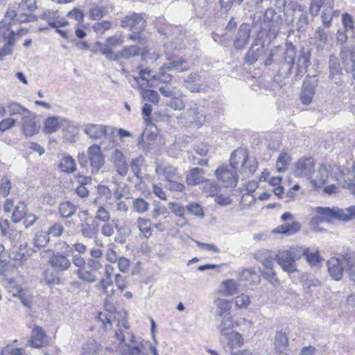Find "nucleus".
I'll use <instances>...</instances> for the list:
<instances>
[{
    "label": "nucleus",
    "instance_id": "nucleus-15",
    "mask_svg": "<svg viewBox=\"0 0 355 355\" xmlns=\"http://www.w3.org/2000/svg\"><path fill=\"white\" fill-rule=\"evenodd\" d=\"M146 21L141 15L126 16L121 21L123 28H129L132 32H140L145 27Z\"/></svg>",
    "mask_w": 355,
    "mask_h": 355
},
{
    "label": "nucleus",
    "instance_id": "nucleus-34",
    "mask_svg": "<svg viewBox=\"0 0 355 355\" xmlns=\"http://www.w3.org/2000/svg\"><path fill=\"white\" fill-rule=\"evenodd\" d=\"M77 207L70 201L61 202L58 207V213L62 218H68L75 214Z\"/></svg>",
    "mask_w": 355,
    "mask_h": 355
},
{
    "label": "nucleus",
    "instance_id": "nucleus-19",
    "mask_svg": "<svg viewBox=\"0 0 355 355\" xmlns=\"http://www.w3.org/2000/svg\"><path fill=\"white\" fill-rule=\"evenodd\" d=\"M328 272L329 276L335 281L340 280L343 277V267L340 260L336 257H332L327 262Z\"/></svg>",
    "mask_w": 355,
    "mask_h": 355
},
{
    "label": "nucleus",
    "instance_id": "nucleus-2",
    "mask_svg": "<svg viewBox=\"0 0 355 355\" xmlns=\"http://www.w3.org/2000/svg\"><path fill=\"white\" fill-rule=\"evenodd\" d=\"M36 20L37 17L33 15L25 13L17 15L16 10L8 9L4 18L0 21V41L8 42V37L10 36V33L14 32L13 31H10L12 26L17 23L31 22Z\"/></svg>",
    "mask_w": 355,
    "mask_h": 355
},
{
    "label": "nucleus",
    "instance_id": "nucleus-22",
    "mask_svg": "<svg viewBox=\"0 0 355 355\" xmlns=\"http://www.w3.org/2000/svg\"><path fill=\"white\" fill-rule=\"evenodd\" d=\"M49 263L57 272L65 271L71 266L70 260L65 255L60 253L52 255L49 259Z\"/></svg>",
    "mask_w": 355,
    "mask_h": 355
},
{
    "label": "nucleus",
    "instance_id": "nucleus-45",
    "mask_svg": "<svg viewBox=\"0 0 355 355\" xmlns=\"http://www.w3.org/2000/svg\"><path fill=\"white\" fill-rule=\"evenodd\" d=\"M239 280L248 282L250 284H255L259 282L260 277L252 269H245L240 273Z\"/></svg>",
    "mask_w": 355,
    "mask_h": 355
},
{
    "label": "nucleus",
    "instance_id": "nucleus-49",
    "mask_svg": "<svg viewBox=\"0 0 355 355\" xmlns=\"http://www.w3.org/2000/svg\"><path fill=\"white\" fill-rule=\"evenodd\" d=\"M132 206L136 213L142 214L148 210L150 204L142 198H137L132 200Z\"/></svg>",
    "mask_w": 355,
    "mask_h": 355
},
{
    "label": "nucleus",
    "instance_id": "nucleus-5",
    "mask_svg": "<svg viewBox=\"0 0 355 355\" xmlns=\"http://www.w3.org/2000/svg\"><path fill=\"white\" fill-rule=\"evenodd\" d=\"M102 268L103 264L99 260L88 259L87 264L83 268L76 270L74 273L80 280L94 283L98 280V271Z\"/></svg>",
    "mask_w": 355,
    "mask_h": 355
},
{
    "label": "nucleus",
    "instance_id": "nucleus-36",
    "mask_svg": "<svg viewBox=\"0 0 355 355\" xmlns=\"http://www.w3.org/2000/svg\"><path fill=\"white\" fill-rule=\"evenodd\" d=\"M216 307V317H224L225 314L230 313L232 309L231 302L225 299L218 298L214 301Z\"/></svg>",
    "mask_w": 355,
    "mask_h": 355
},
{
    "label": "nucleus",
    "instance_id": "nucleus-64",
    "mask_svg": "<svg viewBox=\"0 0 355 355\" xmlns=\"http://www.w3.org/2000/svg\"><path fill=\"white\" fill-rule=\"evenodd\" d=\"M110 212L103 207H98L97 211L95 214V220H98L103 223L109 222L110 220Z\"/></svg>",
    "mask_w": 355,
    "mask_h": 355
},
{
    "label": "nucleus",
    "instance_id": "nucleus-7",
    "mask_svg": "<svg viewBox=\"0 0 355 355\" xmlns=\"http://www.w3.org/2000/svg\"><path fill=\"white\" fill-rule=\"evenodd\" d=\"M217 180L222 187L228 188L236 187L239 176L235 170L230 168L227 165L218 167L214 172Z\"/></svg>",
    "mask_w": 355,
    "mask_h": 355
},
{
    "label": "nucleus",
    "instance_id": "nucleus-30",
    "mask_svg": "<svg viewBox=\"0 0 355 355\" xmlns=\"http://www.w3.org/2000/svg\"><path fill=\"white\" fill-rule=\"evenodd\" d=\"M329 32L324 28L318 27L314 35V44L318 50H323L328 42Z\"/></svg>",
    "mask_w": 355,
    "mask_h": 355
},
{
    "label": "nucleus",
    "instance_id": "nucleus-20",
    "mask_svg": "<svg viewBox=\"0 0 355 355\" xmlns=\"http://www.w3.org/2000/svg\"><path fill=\"white\" fill-rule=\"evenodd\" d=\"M311 59V52L309 50L302 49L300 51V54L297 60L296 76L302 77L304 76L309 67Z\"/></svg>",
    "mask_w": 355,
    "mask_h": 355
},
{
    "label": "nucleus",
    "instance_id": "nucleus-1",
    "mask_svg": "<svg viewBox=\"0 0 355 355\" xmlns=\"http://www.w3.org/2000/svg\"><path fill=\"white\" fill-rule=\"evenodd\" d=\"M119 329L115 331L114 337L119 340L117 350L121 355H142L143 340L136 338L130 331L127 320L119 322Z\"/></svg>",
    "mask_w": 355,
    "mask_h": 355
},
{
    "label": "nucleus",
    "instance_id": "nucleus-16",
    "mask_svg": "<svg viewBox=\"0 0 355 355\" xmlns=\"http://www.w3.org/2000/svg\"><path fill=\"white\" fill-rule=\"evenodd\" d=\"M40 18L46 20L48 24L53 28L64 27L69 24L64 18L59 16L58 10H45L40 15Z\"/></svg>",
    "mask_w": 355,
    "mask_h": 355
},
{
    "label": "nucleus",
    "instance_id": "nucleus-31",
    "mask_svg": "<svg viewBox=\"0 0 355 355\" xmlns=\"http://www.w3.org/2000/svg\"><path fill=\"white\" fill-rule=\"evenodd\" d=\"M155 172L157 175H163L166 182L172 179H176L177 168L171 165L157 164Z\"/></svg>",
    "mask_w": 355,
    "mask_h": 355
},
{
    "label": "nucleus",
    "instance_id": "nucleus-46",
    "mask_svg": "<svg viewBox=\"0 0 355 355\" xmlns=\"http://www.w3.org/2000/svg\"><path fill=\"white\" fill-rule=\"evenodd\" d=\"M171 70H168V65L164 64L159 69L157 73L153 76V79L164 83H168L172 80L173 76L168 73Z\"/></svg>",
    "mask_w": 355,
    "mask_h": 355
},
{
    "label": "nucleus",
    "instance_id": "nucleus-26",
    "mask_svg": "<svg viewBox=\"0 0 355 355\" xmlns=\"http://www.w3.org/2000/svg\"><path fill=\"white\" fill-rule=\"evenodd\" d=\"M265 51L264 46L258 41H255L248 51L245 56L246 62L252 64L257 61Z\"/></svg>",
    "mask_w": 355,
    "mask_h": 355
},
{
    "label": "nucleus",
    "instance_id": "nucleus-54",
    "mask_svg": "<svg viewBox=\"0 0 355 355\" xmlns=\"http://www.w3.org/2000/svg\"><path fill=\"white\" fill-rule=\"evenodd\" d=\"M0 231L2 236L8 238L10 241L15 239V236L13 235V230L10 226V223L7 219L0 220Z\"/></svg>",
    "mask_w": 355,
    "mask_h": 355
},
{
    "label": "nucleus",
    "instance_id": "nucleus-9",
    "mask_svg": "<svg viewBox=\"0 0 355 355\" xmlns=\"http://www.w3.org/2000/svg\"><path fill=\"white\" fill-rule=\"evenodd\" d=\"M206 116L200 110L198 103L191 102L188 107L186 108L180 115V119L185 120L186 121L194 123L198 126H201L205 121Z\"/></svg>",
    "mask_w": 355,
    "mask_h": 355
},
{
    "label": "nucleus",
    "instance_id": "nucleus-44",
    "mask_svg": "<svg viewBox=\"0 0 355 355\" xmlns=\"http://www.w3.org/2000/svg\"><path fill=\"white\" fill-rule=\"evenodd\" d=\"M37 8L36 0H22L18 6L17 15L30 14Z\"/></svg>",
    "mask_w": 355,
    "mask_h": 355
},
{
    "label": "nucleus",
    "instance_id": "nucleus-28",
    "mask_svg": "<svg viewBox=\"0 0 355 355\" xmlns=\"http://www.w3.org/2000/svg\"><path fill=\"white\" fill-rule=\"evenodd\" d=\"M292 10L294 12V15L298 17L297 23V29L299 31H304L309 24L306 11L304 10L303 6L297 3L292 5Z\"/></svg>",
    "mask_w": 355,
    "mask_h": 355
},
{
    "label": "nucleus",
    "instance_id": "nucleus-35",
    "mask_svg": "<svg viewBox=\"0 0 355 355\" xmlns=\"http://www.w3.org/2000/svg\"><path fill=\"white\" fill-rule=\"evenodd\" d=\"M340 57L343 63L345 64V71L347 72L355 71V58L353 53L347 49H342L340 51Z\"/></svg>",
    "mask_w": 355,
    "mask_h": 355
},
{
    "label": "nucleus",
    "instance_id": "nucleus-62",
    "mask_svg": "<svg viewBox=\"0 0 355 355\" xmlns=\"http://www.w3.org/2000/svg\"><path fill=\"white\" fill-rule=\"evenodd\" d=\"M343 260L348 267L351 278L354 279L355 276V254H347L343 257Z\"/></svg>",
    "mask_w": 355,
    "mask_h": 355
},
{
    "label": "nucleus",
    "instance_id": "nucleus-6",
    "mask_svg": "<svg viewBox=\"0 0 355 355\" xmlns=\"http://www.w3.org/2000/svg\"><path fill=\"white\" fill-rule=\"evenodd\" d=\"M315 172V162L312 157H302L293 165V173L295 177L310 180Z\"/></svg>",
    "mask_w": 355,
    "mask_h": 355
},
{
    "label": "nucleus",
    "instance_id": "nucleus-53",
    "mask_svg": "<svg viewBox=\"0 0 355 355\" xmlns=\"http://www.w3.org/2000/svg\"><path fill=\"white\" fill-rule=\"evenodd\" d=\"M219 186L213 181L209 180H204L202 185V191L207 196H216L219 191Z\"/></svg>",
    "mask_w": 355,
    "mask_h": 355
},
{
    "label": "nucleus",
    "instance_id": "nucleus-8",
    "mask_svg": "<svg viewBox=\"0 0 355 355\" xmlns=\"http://www.w3.org/2000/svg\"><path fill=\"white\" fill-rule=\"evenodd\" d=\"M110 160L113 164L114 171L116 173L112 177L113 181L116 182L121 178H123L127 175L129 166L125 155L118 149L113 151L111 155Z\"/></svg>",
    "mask_w": 355,
    "mask_h": 355
},
{
    "label": "nucleus",
    "instance_id": "nucleus-41",
    "mask_svg": "<svg viewBox=\"0 0 355 355\" xmlns=\"http://www.w3.org/2000/svg\"><path fill=\"white\" fill-rule=\"evenodd\" d=\"M116 230L117 235L114 238V241L119 243H124L126 238L131 234V228L129 225L123 224L121 226L118 225V222L116 223Z\"/></svg>",
    "mask_w": 355,
    "mask_h": 355
},
{
    "label": "nucleus",
    "instance_id": "nucleus-32",
    "mask_svg": "<svg viewBox=\"0 0 355 355\" xmlns=\"http://www.w3.org/2000/svg\"><path fill=\"white\" fill-rule=\"evenodd\" d=\"M205 171L200 168H193L188 173L186 181L189 185H196L204 182Z\"/></svg>",
    "mask_w": 355,
    "mask_h": 355
},
{
    "label": "nucleus",
    "instance_id": "nucleus-21",
    "mask_svg": "<svg viewBox=\"0 0 355 355\" xmlns=\"http://www.w3.org/2000/svg\"><path fill=\"white\" fill-rule=\"evenodd\" d=\"M22 130L26 136L31 137L39 132L40 125L36 121L35 117L31 116V112L21 119Z\"/></svg>",
    "mask_w": 355,
    "mask_h": 355
},
{
    "label": "nucleus",
    "instance_id": "nucleus-47",
    "mask_svg": "<svg viewBox=\"0 0 355 355\" xmlns=\"http://www.w3.org/2000/svg\"><path fill=\"white\" fill-rule=\"evenodd\" d=\"M82 355H99L101 347L95 340H90L83 345Z\"/></svg>",
    "mask_w": 355,
    "mask_h": 355
},
{
    "label": "nucleus",
    "instance_id": "nucleus-14",
    "mask_svg": "<svg viewBox=\"0 0 355 355\" xmlns=\"http://www.w3.org/2000/svg\"><path fill=\"white\" fill-rule=\"evenodd\" d=\"M333 167L330 165L321 164L314 178L311 180V183L317 188H320L327 184L329 179L332 178Z\"/></svg>",
    "mask_w": 355,
    "mask_h": 355
},
{
    "label": "nucleus",
    "instance_id": "nucleus-63",
    "mask_svg": "<svg viewBox=\"0 0 355 355\" xmlns=\"http://www.w3.org/2000/svg\"><path fill=\"white\" fill-rule=\"evenodd\" d=\"M142 98L153 103H157L159 96L157 92L151 89H143L141 91Z\"/></svg>",
    "mask_w": 355,
    "mask_h": 355
},
{
    "label": "nucleus",
    "instance_id": "nucleus-27",
    "mask_svg": "<svg viewBox=\"0 0 355 355\" xmlns=\"http://www.w3.org/2000/svg\"><path fill=\"white\" fill-rule=\"evenodd\" d=\"M99 225L95 219L92 223L84 222L80 224V232L83 237L96 239L98 233Z\"/></svg>",
    "mask_w": 355,
    "mask_h": 355
},
{
    "label": "nucleus",
    "instance_id": "nucleus-39",
    "mask_svg": "<svg viewBox=\"0 0 355 355\" xmlns=\"http://www.w3.org/2000/svg\"><path fill=\"white\" fill-rule=\"evenodd\" d=\"M59 168L66 173H72L76 168L75 160L68 155H64L60 159Z\"/></svg>",
    "mask_w": 355,
    "mask_h": 355
},
{
    "label": "nucleus",
    "instance_id": "nucleus-50",
    "mask_svg": "<svg viewBox=\"0 0 355 355\" xmlns=\"http://www.w3.org/2000/svg\"><path fill=\"white\" fill-rule=\"evenodd\" d=\"M168 70H175L179 72L186 71L189 69L187 62L182 58L172 60L168 63Z\"/></svg>",
    "mask_w": 355,
    "mask_h": 355
},
{
    "label": "nucleus",
    "instance_id": "nucleus-37",
    "mask_svg": "<svg viewBox=\"0 0 355 355\" xmlns=\"http://www.w3.org/2000/svg\"><path fill=\"white\" fill-rule=\"evenodd\" d=\"M41 282L48 286L58 285L60 284V279L56 271L52 269H46L42 272Z\"/></svg>",
    "mask_w": 355,
    "mask_h": 355
},
{
    "label": "nucleus",
    "instance_id": "nucleus-58",
    "mask_svg": "<svg viewBox=\"0 0 355 355\" xmlns=\"http://www.w3.org/2000/svg\"><path fill=\"white\" fill-rule=\"evenodd\" d=\"M300 248L303 251V256L306 257L308 263L311 265H316L320 262V257L318 254V252H310L309 248H304L302 246H300Z\"/></svg>",
    "mask_w": 355,
    "mask_h": 355
},
{
    "label": "nucleus",
    "instance_id": "nucleus-24",
    "mask_svg": "<svg viewBox=\"0 0 355 355\" xmlns=\"http://www.w3.org/2000/svg\"><path fill=\"white\" fill-rule=\"evenodd\" d=\"M316 85L311 80H305L303 83L300 100L302 104L309 105L313 98L315 93Z\"/></svg>",
    "mask_w": 355,
    "mask_h": 355
},
{
    "label": "nucleus",
    "instance_id": "nucleus-55",
    "mask_svg": "<svg viewBox=\"0 0 355 355\" xmlns=\"http://www.w3.org/2000/svg\"><path fill=\"white\" fill-rule=\"evenodd\" d=\"M97 45L99 47L100 52L104 55L107 59L112 61L118 60V52L115 53L112 50V47L110 46L107 43H98Z\"/></svg>",
    "mask_w": 355,
    "mask_h": 355
},
{
    "label": "nucleus",
    "instance_id": "nucleus-23",
    "mask_svg": "<svg viewBox=\"0 0 355 355\" xmlns=\"http://www.w3.org/2000/svg\"><path fill=\"white\" fill-rule=\"evenodd\" d=\"M239 326L238 322L234 321L233 317L230 313H227L224 317L220 318L219 323L217 325L220 335H227V333L232 331L233 329Z\"/></svg>",
    "mask_w": 355,
    "mask_h": 355
},
{
    "label": "nucleus",
    "instance_id": "nucleus-48",
    "mask_svg": "<svg viewBox=\"0 0 355 355\" xmlns=\"http://www.w3.org/2000/svg\"><path fill=\"white\" fill-rule=\"evenodd\" d=\"M7 108L10 116L21 115L23 116L29 114L30 111L18 103L10 102L8 104Z\"/></svg>",
    "mask_w": 355,
    "mask_h": 355
},
{
    "label": "nucleus",
    "instance_id": "nucleus-60",
    "mask_svg": "<svg viewBox=\"0 0 355 355\" xmlns=\"http://www.w3.org/2000/svg\"><path fill=\"white\" fill-rule=\"evenodd\" d=\"M118 221V220H112V223H104L101 228V234L106 237L112 236L116 230V223Z\"/></svg>",
    "mask_w": 355,
    "mask_h": 355
},
{
    "label": "nucleus",
    "instance_id": "nucleus-33",
    "mask_svg": "<svg viewBox=\"0 0 355 355\" xmlns=\"http://www.w3.org/2000/svg\"><path fill=\"white\" fill-rule=\"evenodd\" d=\"M223 337L227 340V345L231 349L240 347L244 344L243 336L237 331H232Z\"/></svg>",
    "mask_w": 355,
    "mask_h": 355
},
{
    "label": "nucleus",
    "instance_id": "nucleus-56",
    "mask_svg": "<svg viewBox=\"0 0 355 355\" xmlns=\"http://www.w3.org/2000/svg\"><path fill=\"white\" fill-rule=\"evenodd\" d=\"M26 214V206L24 203H19L14 209L12 214V220L14 223L20 222Z\"/></svg>",
    "mask_w": 355,
    "mask_h": 355
},
{
    "label": "nucleus",
    "instance_id": "nucleus-4",
    "mask_svg": "<svg viewBox=\"0 0 355 355\" xmlns=\"http://www.w3.org/2000/svg\"><path fill=\"white\" fill-rule=\"evenodd\" d=\"M317 214L321 215L322 220L329 221L331 219H338L343 221H349L355 218V206H351L345 209L338 207L315 208Z\"/></svg>",
    "mask_w": 355,
    "mask_h": 355
},
{
    "label": "nucleus",
    "instance_id": "nucleus-59",
    "mask_svg": "<svg viewBox=\"0 0 355 355\" xmlns=\"http://www.w3.org/2000/svg\"><path fill=\"white\" fill-rule=\"evenodd\" d=\"M107 12V10L102 6L95 5L89 9V15L93 20L101 19Z\"/></svg>",
    "mask_w": 355,
    "mask_h": 355
},
{
    "label": "nucleus",
    "instance_id": "nucleus-52",
    "mask_svg": "<svg viewBox=\"0 0 355 355\" xmlns=\"http://www.w3.org/2000/svg\"><path fill=\"white\" fill-rule=\"evenodd\" d=\"M140 48L138 46L132 45L124 47L121 51L118 52V60L123 58H130L139 55Z\"/></svg>",
    "mask_w": 355,
    "mask_h": 355
},
{
    "label": "nucleus",
    "instance_id": "nucleus-57",
    "mask_svg": "<svg viewBox=\"0 0 355 355\" xmlns=\"http://www.w3.org/2000/svg\"><path fill=\"white\" fill-rule=\"evenodd\" d=\"M49 242V235L47 232L40 231L35 234L34 244L37 248H43Z\"/></svg>",
    "mask_w": 355,
    "mask_h": 355
},
{
    "label": "nucleus",
    "instance_id": "nucleus-18",
    "mask_svg": "<svg viewBox=\"0 0 355 355\" xmlns=\"http://www.w3.org/2000/svg\"><path fill=\"white\" fill-rule=\"evenodd\" d=\"M84 132L92 139H101L107 135V126L88 123L84 125Z\"/></svg>",
    "mask_w": 355,
    "mask_h": 355
},
{
    "label": "nucleus",
    "instance_id": "nucleus-11",
    "mask_svg": "<svg viewBox=\"0 0 355 355\" xmlns=\"http://www.w3.org/2000/svg\"><path fill=\"white\" fill-rule=\"evenodd\" d=\"M88 157L93 173H97L104 164V157L101 147L94 144L91 146L87 150Z\"/></svg>",
    "mask_w": 355,
    "mask_h": 355
},
{
    "label": "nucleus",
    "instance_id": "nucleus-38",
    "mask_svg": "<svg viewBox=\"0 0 355 355\" xmlns=\"http://www.w3.org/2000/svg\"><path fill=\"white\" fill-rule=\"evenodd\" d=\"M136 225L140 233L145 237L149 238L152 234L151 222L149 219L139 217L136 220Z\"/></svg>",
    "mask_w": 355,
    "mask_h": 355
},
{
    "label": "nucleus",
    "instance_id": "nucleus-61",
    "mask_svg": "<svg viewBox=\"0 0 355 355\" xmlns=\"http://www.w3.org/2000/svg\"><path fill=\"white\" fill-rule=\"evenodd\" d=\"M187 210L190 214L199 218L205 216V212L202 206L196 202H191L187 206Z\"/></svg>",
    "mask_w": 355,
    "mask_h": 355
},
{
    "label": "nucleus",
    "instance_id": "nucleus-25",
    "mask_svg": "<svg viewBox=\"0 0 355 355\" xmlns=\"http://www.w3.org/2000/svg\"><path fill=\"white\" fill-rule=\"evenodd\" d=\"M275 350L277 355H288V339L286 333L280 331L275 336Z\"/></svg>",
    "mask_w": 355,
    "mask_h": 355
},
{
    "label": "nucleus",
    "instance_id": "nucleus-43",
    "mask_svg": "<svg viewBox=\"0 0 355 355\" xmlns=\"http://www.w3.org/2000/svg\"><path fill=\"white\" fill-rule=\"evenodd\" d=\"M221 285L223 288V294L225 296L234 295L239 293V285L234 279L225 280L222 282Z\"/></svg>",
    "mask_w": 355,
    "mask_h": 355
},
{
    "label": "nucleus",
    "instance_id": "nucleus-12",
    "mask_svg": "<svg viewBox=\"0 0 355 355\" xmlns=\"http://www.w3.org/2000/svg\"><path fill=\"white\" fill-rule=\"evenodd\" d=\"M329 78L336 85L343 83L344 73L340 67L339 60L334 55H331L329 60Z\"/></svg>",
    "mask_w": 355,
    "mask_h": 355
},
{
    "label": "nucleus",
    "instance_id": "nucleus-17",
    "mask_svg": "<svg viewBox=\"0 0 355 355\" xmlns=\"http://www.w3.org/2000/svg\"><path fill=\"white\" fill-rule=\"evenodd\" d=\"M67 123L68 121L65 118L58 116H49L44 121L43 131L46 134H52Z\"/></svg>",
    "mask_w": 355,
    "mask_h": 355
},
{
    "label": "nucleus",
    "instance_id": "nucleus-3",
    "mask_svg": "<svg viewBox=\"0 0 355 355\" xmlns=\"http://www.w3.org/2000/svg\"><path fill=\"white\" fill-rule=\"evenodd\" d=\"M303 256V251L299 245L290 247L286 250H280L276 254V261L281 268L288 274L297 272L295 262Z\"/></svg>",
    "mask_w": 355,
    "mask_h": 355
},
{
    "label": "nucleus",
    "instance_id": "nucleus-13",
    "mask_svg": "<svg viewBox=\"0 0 355 355\" xmlns=\"http://www.w3.org/2000/svg\"><path fill=\"white\" fill-rule=\"evenodd\" d=\"M250 39V26L248 24H242L234 40V46L237 50L244 49L249 43Z\"/></svg>",
    "mask_w": 355,
    "mask_h": 355
},
{
    "label": "nucleus",
    "instance_id": "nucleus-29",
    "mask_svg": "<svg viewBox=\"0 0 355 355\" xmlns=\"http://www.w3.org/2000/svg\"><path fill=\"white\" fill-rule=\"evenodd\" d=\"M30 342L34 347L39 348L46 343V335L43 329L39 326H35L32 330Z\"/></svg>",
    "mask_w": 355,
    "mask_h": 355
},
{
    "label": "nucleus",
    "instance_id": "nucleus-10",
    "mask_svg": "<svg viewBox=\"0 0 355 355\" xmlns=\"http://www.w3.org/2000/svg\"><path fill=\"white\" fill-rule=\"evenodd\" d=\"M296 50L292 45L288 46L284 53L283 60L279 69V76L287 78L291 74L292 69L295 63Z\"/></svg>",
    "mask_w": 355,
    "mask_h": 355
},
{
    "label": "nucleus",
    "instance_id": "nucleus-40",
    "mask_svg": "<svg viewBox=\"0 0 355 355\" xmlns=\"http://www.w3.org/2000/svg\"><path fill=\"white\" fill-rule=\"evenodd\" d=\"M246 152L243 150H235L231 154L230 159V164L232 169L235 170L239 168V165L241 164L242 168L243 162L245 159Z\"/></svg>",
    "mask_w": 355,
    "mask_h": 355
},
{
    "label": "nucleus",
    "instance_id": "nucleus-51",
    "mask_svg": "<svg viewBox=\"0 0 355 355\" xmlns=\"http://www.w3.org/2000/svg\"><path fill=\"white\" fill-rule=\"evenodd\" d=\"M258 162L254 159H250L245 153V159L243 162L241 171L246 173L249 172L250 174L253 175L257 170Z\"/></svg>",
    "mask_w": 355,
    "mask_h": 355
},
{
    "label": "nucleus",
    "instance_id": "nucleus-42",
    "mask_svg": "<svg viewBox=\"0 0 355 355\" xmlns=\"http://www.w3.org/2000/svg\"><path fill=\"white\" fill-rule=\"evenodd\" d=\"M291 156L287 153H281L276 162V168L279 173L285 172L291 164Z\"/></svg>",
    "mask_w": 355,
    "mask_h": 355
}]
</instances>
